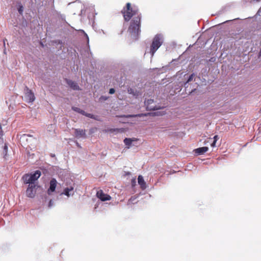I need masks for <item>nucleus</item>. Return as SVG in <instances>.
Instances as JSON below:
<instances>
[{
    "mask_svg": "<svg viewBox=\"0 0 261 261\" xmlns=\"http://www.w3.org/2000/svg\"><path fill=\"white\" fill-rule=\"evenodd\" d=\"M67 189H68L69 190V191L71 192V191H72L74 189V187H72V186H71L69 188H67Z\"/></svg>",
    "mask_w": 261,
    "mask_h": 261,
    "instance_id": "bb28decb",
    "label": "nucleus"
},
{
    "mask_svg": "<svg viewBox=\"0 0 261 261\" xmlns=\"http://www.w3.org/2000/svg\"><path fill=\"white\" fill-rule=\"evenodd\" d=\"M18 11H19V13L20 14H21L22 13V7L21 6L19 9H18Z\"/></svg>",
    "mask_w": 261,
    "mask_h": 261,
    "instance_id": "cd10ccee",
    "label": "nucleus"
},
{
    "mask_svg": "<svg viewBox=\"0 0 261 261\" xmlns=\"http://www.w3.org/2000/svg\"><path fill=\"white\" fill-rule=\"evenodd\" d=\"M216 142L213 141V143H212V144H211V146H212V147H214V146H215Z\"/></svg>",
    "mask_w": 261,
    "mask_h": 261,
    "instance_id": "c756f323",
    "label": "nucleus"
},
{
    "mask_svg": "<svg viewBox=\"0 0 261 261\" xmlns=\"http://www.w3.org/2000/svg\"><path fill=\"white\" fill-rule=\"evenodd\" d=\"M120 130V129H119V128H111V129H108L107 130H106V132H110L111 133H114L115 132H118Z\"/></svg>",
    "mask_w": 261,
    "mask_h": 261,
    "instance_id": "6ab92c4d",
    "label": "nucleus"
},
{
    "mask_svg": "<svg viewBox=\"0 0 261 261\" xmlns=\"http://www.w3.org/2000/svg\"><path fill=\"white\" fill-rule=\"evenodd\" d=\"M41 176V172L36 171L33 174H25L22 177V180L24 184L37 185L35 182Z\"/></svg>",
    "mask_w": 261,
    "mask_h": 261,
    "instance_id": "7ed1b4c3",
    "label": "nucleus"
},
{
    "mask_svg": "<svg viewBox=\"0 0 261 261\" xmlns=\"http://www.w3.org/2000/svg\"><path fill=\"white\" fill-rule=\"evenodd\" d=\"M218 139H219L218 136L217 135H215L214 137V141L217 142V141L218 140Z\"/></svg>",
    "mask_w": 261,
    "mask_h": 261,
    "instance_id": "393cba45",
    "label": "nucleus"
},
{
    "mask_svg": "<svg viewBox=\"0 0 261 261\" xmlns=\"http://www.w3.org/2000/svg\"><path fill=\"white\" fill-rule=\"evenodd\" d=\"M135 140V138H133V139H130V138H125L123 142L124 143V144L128 146H130V145L132 144V142L133 141H134ZM128 148H129V147H128Z\"/></svg>",
    "mask_w": 261,
    "mask_h": 261,
    "instance_id": "4468645a",
    "label": "nucleus"
},
{
    "mask_svg": "<svg viewBox=\"0 0 261 261\" xmlns=\"http://www.w3.org/2000/svg\"><path fill=\"white\" fill-rule=\"evenodd\" d=\"M115 92V90L113 88H111L109 90V93L111 94H114Z\"/></svg>",
    "mask_w": 261,
    "mask_h": 261,
    "instance_id": "b1692460",
    "label": "nucleus"
},
{
    "mask_svg": "<svg viewBox=\"0 0 261 261\" xmlns=\"http://www.w3.org/2000/svg\"><path fill=\"white\" fill-rule=\"evenodd\" d=\"M4 135V132L2 129V126L1 123H0V141H3V136Z\"/></svg>",
    "mask_w": 261,
    "mask_h": 261,
    "instance_id": "dca6fc26",
    "label": "nucleus"
},
{
    "mask_svg": "<svg viewBox=\"0 0 261 261\" xmlns=\"http://www.w3.org/2000/svg\"><path fill=\"white\" fill-rule=\"evenodd\" d=\"M148 114H149V113H148V114H137V115H128L127 116H125V117L126 118H134V117H142L144 116H147Z\"/></svg>",
    "mask_w": 261,
    "mask_h": 261,
    "instance_id": "2eb2a0df",
    "label": "nucleus"
},
{
    "mask_svg": "<svg viewBox=\"0 0 261 261\" xmlns=\"http://www.w3.org/2000/svg\"><path fill=\"white\" fill-rule=\"evenodd\" d=\"M135 199H136V197H134V196L131 197L130 198V199L128 200L127 204H130L131 203L133 202V201L135 200Z\"/></svg>",
    "mask_w": 261,
    "mask_h": 261,
    "instance_id": "412c9836",
    "label": "nucleus"
},
{
    "mask_svg": "<svg viewBox=\"0 0 261 261\" xmlns=\"http://www.w3.org/2000/svg\"><path fill=\"white\" fill-rule=\"evenodd\" d=\"M145 105L146 106V110L148 111H153L161 109V107L156 105L153 99H149L147 101H145Z\"/></svg>",
    "mask_w": 261,
    "mask_h": 261,
    "instance_id": "39448f33",
    "label": "nucleus"
},
{
    "mask_svg": "<svg viewBox=\"0 0 261 261\" xmlns=\"http://www.w3.org/2000/svg\"><path fill=\"white\" fill-rule=\"evenodd\" d=\"M25 94L24 96L27 101L31 102H33L35 100V96L33 92L30 90L28 87H25Z\"/></svg>",
    "mask_w": 261,
    "mask_h": 261,
    "instance_id": "423d86ee",
    "label": "nucleus"
},
{
    "mask_svg": "<svg viewBox=\"0 0 261 261\" xmlns=\"http://www.w3.org/2000/svg\"><path fill=\"white\" fill-rule=\"evenodd\" d=\"M72 109L75 111V112H77L78 113H79L80 112V111L81 110L80 108H77V107H72Z\"/></svg>",
    "mask_w": 261,
    "mask_h": 261,
    "instance_id": "4be33fe9",
    "label": "nucleus"
},
{
    "mask_svg": "<svg viewBox=\"0 0 261 261\" xmlns=\"http://www.w3.org/2000/svg\"><path fill=\"white\" fill-rule=\"evenodd\" d=\"M260 56H261V48L260 49L259 52L258 53V57H260Z\"/></svg>",
    "mask_w": 261,
    "mask_h": 261,
    "instance_id": "2f4dec72",
    "label": "nucleus"
},
{
    "mask_svg": "<svg viewBox=\"0 0 261 261\" xmlns=\"http://www.w3.org/2000/svg\"><path fill=\"white\" fill-rule=\"evenodd\" d=\"M138 184L140 185L142 189L144 190L146 188V183L144 181L143 177L142 175H139L138 178Z\"/></svg>",
    "mask_w": 261,
    "mask_h": 261,
    "instance_id": "ddd939ff",
    "label": "nucleus"
},
{
    "mask_svg": "<svg viewBox=\"0 0 261 261\" xmlns=\"http://www.w3.org/2000/svg\"><path fill=\"white\" fill-rule=\"evenodd\" d=\"M163 39L160 35H156L153 38L152 43L150 47V53L153 56L155 51L162 45Z\"/></svg>",
    "mask_w": 261,
    "mask_h": 261,
    "instance_id": "20e7f679",
    "label": "nucleus"
},
{
    "mask_svg": "<svg viewBox=\"0 0 261 261\" xmlns=\"http://www.w3.org/2000/svg\"><path fill=\"white\" fill-rule=\"evenodd\" d=\"M79 113H80V114H82V115H85V114H86V113L84 111H83V110H81L80 111V112H79Z\"/></svg>",
    "mask_w": 261,
    "mask_h": 261,
    "instance_id": "a878e982",
    "label": "nucleus"
},
{
    "mask_svg": "<svg viewBox=\"0 0 261 261\" xmlns=\"http://www.w3.org/2000/svg\"><path fill=\"white\" fill-rule=\"evenodd\" d=\"M66 82L67 84L73 90H79V87L77 85V83L69 80H66Z\"/></svg>",
    "mask_w": 261,
    "mask_h": 261,
    "instance_id": "9b49d317",
    "label": "nucleus"
},
{
    "mask_svg": "<svg viewBox=\"0 0 261 261\" xmlns=\"http://www.w3.org/2000/svg\"><path fill=\"white\" fill-rule=\"evenodd\" d=\"M57 185V180L55 178H52L49 182V188L47 190L48 195H51L53 192L55 191Z\"/></svg>",
    "mask_w": 261,
    "mask_h": 261,
    "instance_id": "1a4fd4ad",
    "label": "nucleus"
},
{
    "mask_svg": "<svg viewBox=\"0 0 261 261\" xmlns=\"http://www.w3.org/2000/svg\"><path fill=\"white\" fill-rule=\"evenodd\" d=\"M124 21L128 22L133 16H136L139 14V9L136 7H132L129 3H127L126 6L121 10Z\"/></svg>",
    "mask_w": 261,
    "mask_h": 261,
    "instance_id": "f03ea898",
    "label": "nucleus"
},
{
    "mask_svg": "<svg viewBox=\"0 0 261 261\" xmlns=\"http://www.w3.org/2000/svg\"><path fill=\"white\" fill-rule=\"evenodd\" d=\"M208 148L207 147H202L196 149L194 151L198 155L202 154L207 151Z\"/></svg>",
    "mask_w": 261,
    "mask_h": 261,
    "instance_id": "f8f14e48",
    "label": "nucleus"
},
{
    "mask_svg": "<svg viewBox=\"0 0 261 261\" xmlns=\"http://www.w3.org/2000/svg\"><path fill=\"white\" fill-rule=\"evenodd\" d=\"M69 192H70L69 190L66 188L64 189L63 194L68 197L70 196Z\"/></svg>",
    "mask_w": 261,
    "mask_h": 261,
    "instance_id": "a211bd4d",
    "label": "nucleus"
},
{
    "mask_svg": "<svg viewBox=\"0 0 261 261\" xmlns=\"http://www.w3.org/2000/svg\"><path fill=\"white\" fill-rule=\"evenodd\" d=\"M37 185H29V186L26 190V195L27 197L30 198H34L36 193Z\"/></svg>",
    "mask_w": 261,
    "mask_h": 261,
    "instance_id": "0eeeda50",
    "label": "nucleus"
},
{
    "mask_svg": "<svg viewBox=\"0 0 261 261\" xmlns=\"http://www.w3.org/2000/svg\"><path fill=\"white\" fill-rule=\"evenodd\" d=\"M7 149H8V147H7V146L6 145H5V146H4L5 150H6V151Z\"/></svg>",
    "mask_w": 261,
    "mask_h": 261,
    "instance_id": "7c9ffc66",
    "label": "nucleus"
},
{
    "mask_svg": "<svg viewBox=\"0 0 261 261\" xmlns=\"http://www.w3.org/2000/svg\"><path fill=\"white\" fill-rule=\"evenodd\" d=\"M74 135L76 138H85L86 137V131L85 129H74Z\"/></svg>",
    "mask_w": 261,
    "mask_h": 261,
    "instance_id": "9d476101",
    "label": "nucleus"
},
{
    "mask_svg": "<svg viewBox=\"0 0 261 261\" xmlns=\"http://www.w3.org/2000/svg\"><path fill=\"white\" fill-rule=\"evenodd\" d=\"M96 195L102 201L110 200L111 199V197L110 195L105 194L101 190L97 192Z\"/></svg>",
    "mask_w": 261,
    "mask_h": 261,
    "instance_id": "6e6552de",
    "label": "nucleus"
},
{
    "mask_svg": "<svg viewBox=\"0 0 261 261\" xmlns=\"http://www.w3.org/2000/svg\"><path fill=\"white\" fill-rule=\"evenodd\" d=\"M141 18L142 15L139 14L137 16L133 17L130 20V24L128 28V32L135 37L138 36L141 32Z\"/></svg>",
    "mask_w": 261,
    "mask_h": 261,
    "instance_id": "f257e3e1",
    "label": "nucleus"
},
{
    "mask_svg": "<svg viewBox=\"0 0 261 261\" xmlns=\"http://www.w3.org/2000/svg\"><path fill=\"white\" fill-rule=\"evenodd\" d=\"M85 116H87L88 117L91 118H94L93 115H92L91 114H90V113H86Z\"/></svg>",
    "mask_w": 261,
    "mask_h": 261,
    "instance_id": "5701e85b",
    "label": "nucleus"
},
{
    "mask_svg": "<svg viewBox=\"0 0 261 261\" xmlns=\"http://www.w3.org/2000/svg\"><path fill=\"white\" fill-rule=\"evenodd\" d=\"M7 40L6 39L4 40V44H5V41Z\"/></svg>",
    "mask_w": 261,
    "mask_h": 261,
    "instance_id": "473e14b6",
    "label": "nucleus"
},
{
    "mask_svg": "<svg viewBox=\"0 0 261 261\" xmlns=\"http://www.w3.org/2000/svg\"><path fill=\"white\" fill-rule=\"evenodd\" d=\"M52 204H53V201L51 200H50L49 202L48 206L50 207L52 205Z\"/></svg>",
    "mask_w": 261,
    "mask_h": 261,
    "instance_id": "c85d7f7f",
    "label": "nucleus"
},
{
    "mask_svg": "<svg viewBox=\"0 0 261 261\" xmlns=\"http://www.w3.org/2000/svg\"><path fill=\"white\" fill-rule=\"evenodd\" d=\"M193 76H194V74H192L191 75H190L189 77V79L188 80H187V82L185 84V85L186 86V85L191 82L192 80H193Z\"/></svg>",
    "mask_w": 261,
    "mask_h": 261,
    "instance_id": "aec40b11",
    "label": "nucleus"
},
{
    "mask_svg": "<svg viewBox=\"0 0 261 261\" xmlns=\"http://www.w3.org/2000/svg\"><path fill=\"white\" fill-rule=\"evenodd\" d=\"M127 91H128V93H129V94H132L133 95H136V91H135L132 88H128Z\"/></svg>",
    "mask_w": 261,
    "mask_h": 261,
    "instance_id": "f3484780",
    "label": "nucleus"
}]
</instances>
